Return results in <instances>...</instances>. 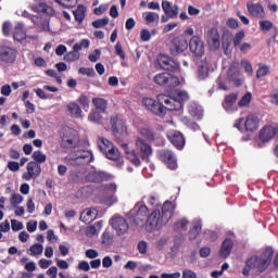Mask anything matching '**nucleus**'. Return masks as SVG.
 <instances>
[{
    "mask_svg": "<svg viewBox=\"0 0 278 278\" xmlns=\"http://www.w3.org/2000/svg\"><path fill=\"white\" fill-rule=\"evenodd\" d=\"M175 212V206L173 202L166 201L162 206V212L160 210H154L147 218V225L150 229H162L164 225L168 224V220L173 218V213Z\"/></svg>",
    "mask_w": 278,
    "mask_h": 278,
    "instance_id": "1",
    "label": "nucleus"
},
{
    "mask_svg": "<svg viewBox=\"0 0 278 278\" xmlns=\"http://www.w3.org/2000/svg\"><path fill=\"white\" fill-rule=\"evenodd\" d=\"M126 151V159L130 164H134V166H140V157L144 160V157H149L151 153H153V149L151 148V144H149L144 139L137 138L136 140V150L128 151L129 147L127 144L123 146Z\"/></svg>",
    "mask_w": 278,
    "mask_h": 278,
    "instance_id": "2",
    "label": "nucleus"
},
{
    "mask_svg": "<svg viewBox=\"0 0 278 278\" xmlns=\"http://www.w3.org/2000/svg\"><path fill=\"white\" fill-rule=\"evenodd\" d=\"M190 99V96L186 91L176 90L173 93V97H168L166 94H160L159 101L160 103H164L166 109L170 112H175L177 110H181L184 108V103Z\"/></svg>",
    "mask_w": 278,
    "mask_h": 278,
    "instance_id": "3",
    "label": "nucleus"
},
{
    "mask_svg": "<svg viewBox=\"0 0 278 278\" xmlns=\"http://www.w3.org/2000/svg\"><path fill=\"white\" fill-rule=\"evenodd\" d=\"M274 255L275 251L273 248H266L260 256H252L248 260L247 267L252 268V270H258V273H264L270 266Z\"/></svg>",
    "mask_w": 278,
    "mask_h": 278,
    "instance_id": "4",
    "label": "nucleus"
},
{
    "mask_svg": "<svg viewBox=\"0 0 278 278\" xmlns=\"http://www.w3.org/2000/svg\"><path fill=\"white\" fill-rule=\"evenodd\" d=\"M92 160V152L88 150H74L65 157V162L70 166H84V164H90Z\"/></svg>",
    "mask_w": 278,
    "mask_h": 278,
    "instance_id": "5",
    "label": "nucleus"
},
{
    "mask_svg": "<svg viewBox=\"0 0 278 278\" xmlns=\"http://www.w3.org/2000/svg\"><path fill=\"white\" fill-rule=\"evenodd\" d=\"M98 147L105 157H108V160L113 162H118V160H121V152H118V148L114 147V143L106 138H99Z\"/></svg>",
    "mask_w": 278,
    "mask_h": 278,
    "instance_id": "6",
    "label": "nucleus"
},
{
    "mask_svg": "<svg viewBox=\"0 0 278 278\" xmlns=\"http://www.w3.org/2000/svg\"><path fill=\"white\" fill-rule=\"evenodd\" d=\"M227 80L237 88H240L244 84V75L240 73V63L237 61L230 64L227 72Z\"/></svg>",
    "mask_w": 278,
    "mask_h": 278,
    "instance_id": "7",
    "label": "nucleus"
},
{
    "mask_svg": "<svg viewBox=\"0 0 278 278\" xmlns=\"http://www.w3.org/2000/svg\"><path fill=\"white\" fill-rule=\"evenodd\" d=\"M143 108H147L152 114L156 116H164L166 114V106H164V102H160V96H157V102L153 98L146 97L142 99Z\"/></svg>",
    "mask_w": 278,
    "mask_h": 278,
    "instance_id": "8",
    "label": "nucleus"
},
{
    "mask_svg": "<svg viewBox=\"0 0 278 278\" xmlns=\"http://www.w3.org/2000/svg\"><path fill=\"white\" fill-rule=\"evenodd\" d=\"M110 225L118 237H123L129 231V223L121 215H113Z\"/></svg>",
    "mask_w": 278,
    "mask_h": 278,
    "instance_id": "9",
    "label": "nucleus"
},
{
    "mask_svg": "<svg viewBox=\"0 0 278 278\" xmlns=\"http://www.w3.org/2000/svg\"><path fill=\"white\" fill-rule=\"evenodd\" d=\"M111 127L117 140L127 138V124H125V121L121 119L118 116H113L111 117Z\"/></svg>",
    "mask_w": 278,
    "mask_h": 278,
    "instance_id": "10",
    "label": "nucleus"
},
{
    "mask_svg": "<svg viewBox=\"0 0 278 278\" xmlns=\"http://www.w3.org/2000/svg\"><path fill=\"white\" fill-rule=\"evenodd\" d=\"M111 127L117 140L127 138V124H125V121L121 119L118 116H113L111 117Z\"/></svg>",
    "mask_w": 278,
    "mask_h": 278,
    "instance_id": "11",
    "label": "nucleus"
},
{
    "mask_svg": "<svg viewBox=\"0 0 278 278\" xmlns=\"http://www.w3.org/2000/svg\"><path fill=\"white\" fill-rule=\"evenodd\" d=\"M111 127L117 140L127 138V124H125V121L121 119L118 116H113L111 117Z\"/></svg>",
    "mask_w": 278,
    "mask_h": 278,
    "instance_id": "12",
    "label": "nucleus"
},
{
    "mask_svg": "<svg viewBox=\"0 0 278 278\" xmlns=\"http://www.w3.org/2000/svg\"><path fill=\"white\" fill-rule=\"evenodd\" d=\"M153 81L156 83L157 86H164L165 88H177V86H179V78L168 73L156 74Z\"/></svg>",
    "mask_w": 278,
    "mask_h": 278,
    "instance_id": "13",
    "label": "nucleus"
},
{
    "mask_svg": "<svg viewBox=\"0 0 278 278\" xmlns=\"http://www.w3.org/2000/svg\"><path fill=\"white\" fill-rule=\"evenodd\" d=\"M147 214H149V208L140 203H137L134 210L130 211V216H134L135 223L139 227L144 226V223H147Z\"/></svg>",
    "mask_w": 278,
    "mask_h": 278,
    "instance_id": "14",
    "label": "nucleus"
},
{
    "mask_svg": "<svg viewBox=\"0 0 278 278\" xmlns=\"http://www.w3.org/2000/svg\"><path fill=\"white\" fill-rule=\"evenodd\" d=\"M18 55V50L10 46H1L0 47V62L4 64H13L16 62V58Z\"/></svg>",
    "mask_w": 278,
    "mask_h": 278,
    "instance_id": "15",
    "label": "nucleus"
},
{
    "mask_svg": "<svg viewBox=\"0 0 278 278\" xmlns=\"http://www.w3.org/2000/svg\"><path fill=\"white\" fill-rule=\"evenodd\" d=\"M42 173V167L36 162H29L26 165V172L22 175L24 181H31V179H38Z\"/></svg>",
    "mask_w": 278,
    "mask_h": 278,
    "instance_id": "16",
    "label": "nucleus"
},
{
    "mask_svg": "<svg viewBox=\"0 0 278 278\" xmlns=\"http://www.w3.org/2000/svg\"><path fill=\"white\" fill-rule=\"evenodd\" d=\"M186 49H188V39H186L184 35L174 37L172 39V45H170L172 55H179V53H184Z\"/></svg>",
    "mask_w": 278,
    "mask_h": 278,
    "instance_id": "17",
    "label": "nucleus"
},
{
    "mask_svg": "<svg viewBox=\"0 0 278 278\" xmlns=\"http://www.w3.org/2000/svg\"><path fill=\"white\" fill-rule=\"evenodd\" d=\"M258 138L261 142H270L274 138H278V127L275 125L264 126L258 132Z\"/></svg>",
    "mask_w": 278,
    "mask_h": 278,
    "instance_id": "18",
    "label": "nucleus"
},
{
    "mask_svg": "<svg viewBox=\"0 0 278 278\" xmlns=\"http://www.w3.org/2000/svg\"><path fill=\"white\" fill-rule=\"evenodd\" d=\"M189 49L193 55L197 58H202L203 53H205L203 39H201L199 36H193L189 41Z\"/></svg>",
    "mask_w": 278,
    "mask_h": 278,
    "instance_id": "19",
    "label": "nucleus"
},
{
    "mask_svg": "<svg viewBox=\"0 0 278 278\" xmlns=\"http://www.w3.org/2000/svg\"><path fill=\"white\" fill-rule=\"evenodd\" d=\"M205 38L210 49L213 51L220 48V35L215 27H212L206 31Z\"/></svg>",
    "mask_w": 278,
    "mask_h": 278,
    "instance_id": "20",
    "label": "nucleus"
},
{
    "mask_svg": "<svg viewBox=\"0 0 278 278\" xmlns=\"http://www.w3.org/2000/svg\"><path fill=\"white\" fill-rule=\"evenodd\" d=\"M116 190H118V186L114 182L103 186L105 202L109 203V205H114V203H118V198H116Z\"/></svg>",
    "mask_w": 278,
    "mask_h": 278,
    "instance_id": "21",
    "label": "nucleus"
},
{
    "mask_svg": "<svg viewBox=\"0 0 278 278\" xmlns=\"http://www.w3.org/2000/svg\"><path fill=\"white\" fill-rule=\"evenodd\" d=\"M157 62L161 68H164V71H170L172 73H176V71H179V63L175 62L168 55H159Z\"/></svg>",
    "mask_w": 278,
    "mask_h": 278,
    "instance_id": "22",
    "label": "nucleus"
},
{
    "mask_svg": "<svg viewBox=\"0 0 278 278\" xmlns=\"http://www.w3.org/2000/svg\"><path fill=\"white\" fill-rule=\"evenodd\" d=\"M159 157L170 170L177 168V159H175V154L170 150L159 151Z\"/></svg>",
    "mask_w": 278,
    "mask_h": 278,
    "instance_id": "23",
    "label": "nucleus"
},
{
    "mask_svg": "<svg viewBox=\"0 0 278 278\" xmlns=\"http://www.w3.org/2000/svg\"><path fill=\"white\" fill-rule=\"evenodd\" d=\"M238 101V93H230L226 96L223 108L228 114H233L235 112H238V104L236 102Z\"/></svg>",
    "mask_w": 278,
    "mask_h": 278,
    "instance_id": "24",
    "label": "nucleus"
},
{
    "mask_svg": "<svg viewBox=\"0 0 278 278\" xmlns=\"http://www.w3.org/2000/svg\"><path fill=\"white\" fill-rule=\"evenodd\" d=\"M247 8L250 16L254 18H266V11L262 3L248 2Z\"/></svg>",
    "mask_w": 278,
    "mask_h": 278,
    "instance_id": "25",
    "label": "nucleus"
},
{
    "mask_svg": "<svg viewBox=\"0 0 278 278\" xmlns=\"http://www.w3.org/2000/svg\"><path fill=\"white\" fill-rule=\"evenodd\" d=\"M112 175L105 172L92 170L87 174V180L93 184H101V181H110Z\"/></svg>",
    "mask_w": 278,
    "mask_h": 278,
    "instance_id": "26",
    "label": "nucleus"
},
{
    "mask_svg": "<svg viewBox=\"0 0 278 278\" xmlns=\"http://www.w3.org/2000/svg\"><path fill=\"white\" fill-rule=\"evenodd\" d=\"M30 10L33 12H37L38 14H47L48 16H53L55 14V10H53V8H51L50 5H47L45 1L31 4Z\"/></svg>",
    "mask_w": 278,
    "mask_h": 278,
    "instance_id": "27",
    "label": "nucleus"
},
{
    "mask_svg": "<svg viewBox=\"0 0 278 278\" xmlns=\"http://www.w3.org/2000/svg\"><path fill=\"white\" fill-rule=\"evenodd\" d=\"M162 10L168 18H177L179 16V7L177 4L172 5L168 0L162 1Z\"/></svg>",
    "mask_w": 278,
    "mask_h": 278,
    "instance_id": "28",
    "label": "nucleus"
},
{
    "mask_svg": "<svg viewBox=\"0 0 278 278\" xmlns=\"http://www.w3.org/2000/svg\"><path fill=\"white\" fill-rule=\"evenodd\" d=\"M245 131H257L260 128V118L257 115L250 113L244 122Z\"/></svg>",
    "mask_w": 278,
    "mask_h": 278,
    "instance_id": "29",
    "label": "nucleus"
},
{
    "mask_svg": "<svg viewBox=\"0 0 278 278\" xmlns=\"http://www.w3.org/2000/svg\"><path fill=\"white\" fill-rule=\"evenodd\" d=\"M168 139L172 144L176 147V149H184V144H186V139L180 131L174 130L168 134Z\"/></svg>",
    "mask_w": 278,
    "mask_h": 278,
    "instance_id": "30",
    "label": "nucleus"
},
{
    "mask_svg": "<svg viewBox=\"0 0 278 278\" xmlns=\"http://www.w3.org/2000/svg\"><path fill=\"white\" fill-rule=\"evenodd\" d=\"M13 38L17 40V42H23L25 38H27V30L25 29V25L23 23L15 24L13 28Z\"/></svg>",
    "mask_w": 278,
    "mask_h": 278,
    "instance_id": "31",
    "label": "nucleus"
},
{
    "mask_svg": "<svg viewBox=\"0 0 278 278\" xmlns=\"http://www.w3.org/2000/svg\"><path fill=\"white\" fill-rule=\"evenodd\" d=\"M98 214L96 208H86L80 214V220L86 224L92 223V220L97 219Z\"/></svg>",
    "mask_w": 278,
    "mask_h": 278,
    "instance_id": "32",
    "label": "nucleus"
},
{
    "mask_svg": "<svg viewBox=\"0 0 278 278\" xmlns=\"http://www.w3.org/2000/svg\"><path fill=\"white\" fill-rule=\"evenodd\" d=\"M232 249H233V241H231L230 239H226L223 242L222 248L219 250L220 257H224V260H227V256L231 255Z\"/></svg>",
    "mask_w": 278,
    "mask_h": 278,
    "instance_id": "33",
    "label": "nucleus"
},
{
    "mask_svg": "<svg viewBox=\"0 0 278 278\" xmlns=\"http://www.w3.org/2000/svg\"><path fill=\"white\" fill-rule=\"evenodd\" d=\"M188 110H189V114L193 118H197V121H201V118H203V108H201V105L197 104V102L191 103L189 105Z\"/></svg>",
    "mask_w": 278,
    "mask_h": 278,
    "instance_id": "34",
    "label": "nucleus"
},
{
    "mask_svg": "<svg viewBox=\"0 0 278 278\" xmlns=\"http://www.w3.org/2000/svg\"><path fill=\"white\" fill-rule=\"evenodd\" d=\"M103 228V222H97L92 226H88L85 230L87 238H92L93 236H99V231Z\"/></svg>",
    "mask_w": 278,
    "mask_h": 278,
    "instance_id": "35",
    "label": "nucleus"
},
{
    "mask_svg": "<svg viewBox=\"0 0 278 278\" xmlns=\"http://www.w3.org/2000/svg\"><path fill=\"white\" fill-rule=\"evenodd\" d=\"M31 21L39 27V29H41V31H51L48 18L31 16Z\"/></svg>",
    "mask_w": 278,
    "mask_h": 278,
    "instance_id": "36",
    "label": "nucleus"
},
{
    "mask_svg": "<svg viewBox=\"0 0 278 278\" xmlns=\"http://www.w3.org/2000/svg\"><path fill=\"white\" fill-rule=\"evenodd\" d=\"M92 104L94 105L96 110L102 114H105L108 111V100L103 98H93Z\"/></svg>",
    "mask_w": 278,
    "mask_h": 278,
    "instance_id": "37",
    "label": "nucleus"
},
{
    "mask_svg": "<svg viewBox=\"0 0 278 278\" xmlns=\"http://www.w3.org/2000/svg\"><path fill=\"white\" fill-rule=\"evenodd\" d=\"M66 110L68 114L74 116V118H80L81 116V106L77 104L76 102H71L66 105Z\"/></svg>",
    "mask_w": 278,
    "mask_h": 278,
    "instance_id": "38",
    "label": "nucleus"
},
{
    "mask_svg": "<svg viewBox=\"0 0 278 278\" xmlns=\"http://www.w3.org/2000/svg\"><path fill=\"white\" fill-rule=\"evenodd\" d=\"M142 16L147 25H153V23H157L160 21V14L155 12L147 11L142 13Z\"/></svg>",
    "mask_w": 278,
    "mask_h": 278,
    "instance_id": "39",
    "label": "nucleus"
},
{
    "mask_svg": "<svg viewBox=\"0 0 278 278\" xmlns=\"http://www.w3.org/2000/svg\"><path fill=\"white\" fill-rule=\"evenodd\" d=\"M73 14L77 23H84V18H86V7L79 4L77 9L73 11Z\"/></svg>",
    "mask_w": 278,
    "mask_h": 278,
    "instance_id": "40",
    "label": "nucleus"
},
{
    "mask_svg": "<svg viewBox=\"0 0 278 278\" xmlns=\"http://www.w3.org/2000/svg\"><path fill=\"white\" fill-rule=\"evenodd\" d=\"M101 114L102 113L100 111H91L88 115V121L90 123H94L96 125H101L103 121V116Z\"/></svg>",
    "mask_w": 278,
    "mask_h": 278,
    "instance_id": "41",
    "label": "nucleus"
},
{
    "mask_svg": "<svg viewBox=\"0 0 278 278\" xmlns=\"http://www.w3.org/2000/svg\"><path fill=\"white\" fill-rule=\"evenodd\" d=\"M42 251H45V247L42 244L35 243L29 248L28 253L31 257H38Z\"/></svg>",
    "mask_w": 278,
    "mask_h": 278,
    "instance_id": "42",
    "label": "nucleus"
},
{
    "mask_svg": "<svg viewBox=\"0 0 278 278\" xmlns=\"http://www.w3.org/2000/svg\"><path fill=\"white\" fill-rule=\"evenodd\" d=\"M253 99V93L247 92L242 96V98L238 102L239 108H249L251 105V101Z\"/></svg>",
    "mask_w": 278,
    "mask_h": 278,
    "instance_id": "43",
    "label": "nucleus"
},
{
    "mask_svg": "<svg viewBox=\"0 0 278 278\" xmlns=\"http://www.w3.org/2000/svg\"><path fill=\"white\" fill-rule=\"evenodd\" d=\"M31 157L36 162V164H45V162H47V155L40 150L35 151Z\"/></svg>",
    "mask_w": 278,
    "mask_h": 278,
    "instance_id": "44",
    "label": "nucleus"
},
{
    "mask_svg": "<svg viewBox=\"0 0 278 278\" xmlns=\"http://www.w3.org/2000/svg\"><path fill=\"white\" fill-rule=\"evenodd\" d=\"M258 26L261 31H264L265 34L270 31V29H273L274 24L273 22L268 21V20H262L258 22Z\"/></svg>",
    "mask_w": 278,
    "mask_h": 278,
    "instance_id": "45",
    "label": "nucleus"
},
{
    "mask_svg": "<svg viewBox=\"0 0 278 278\" xmlns=\"http://www.w3.org/2000/svg\"><path fill=\"white\" fill-rule=\"evenodd\" d=\"M268 73H270V67H268V65H260L256 71V78L261 79V77H266Z\"/></svg>",
    "mask_w": 278,
    "mask_h": 278,
    "instance_id": "46",
    "label": "nucleus"
},
{
    "mask_svg": "<svg viewBox=\"0 0 278 278\" xmlns=\"http://www.w3.org/2000/svg\"><path fill=\"white\" fill-rule=\"evenodd\" d=\"M139 132L141 136H143V138H147V140L155 139V134H153V130H151L147 127L140 128Z\"/></svg>",
    "mask_w": 278,
    "mask_h": 278,
    "instance_id": "47",
    "label": "nucleus"
},
{
    "mask_svg": "<svg viewBox=\"0 0 278 278\" xmlns=\"http://www.w3.org/2000/svg\"><path fill=\"white\" fill-rule=\"evenodd\" d=\"M210 75V68L206 65H201L198 68V77L199 79H207Z\"/></svg>",
    "mask_w": 278,
    "mask_h": 278,
    "instance_id": "48",
    "label": "nucleus"
},
{
    "mask_svg": "<svg viewBox=\"0 0 278 278\" xmlns=\"http://www.w3.org/2000/svg\"><path fill=\"white\" fill-rule=\"evenodd\" d=\"M63 144L67 149H73V148L77 147V137H73V138L64 137Z\"/></svg>",
    "mask_w": 278,
    "mask_h": 278,
    "instance_id": "49",
    "label": "nucleus"
},
{
    "mask_svg": "<svg viewBox=\"0 0 278 278\" xmlns=\"http://www.w3.org/2000/svg\"><path fill=\"white\" fill-rule=\"evenodd\" d=\"M245 36L247 35L244 34V30L238 31L232 38L233 47L240 46V43L244 40Z\"/></svg>",
    "mask_w": 278,
    "mask_h": 278,
    "instance_id": "50",
    "label": "nucleus"
},
{
    "mask_svg": "<svg viewBox=\"0 0 278 278\" xmlns=\"http://www.w3.org/2000/svg\"><path fill=\"white\" fill-rule=\"evenodd\" d=\"M21 203H23V195H21L20 193H13L11 195L12 207H16V206L21 205Z\"/></svg>",
    "mask_w": 278,
    "mask_h": 278,
    "instance_id": "51",
    "label": "nucleus"
},
{
    "mask_svg": "<svg viewBox=\"0 0 278 278\" xmlns=\"http://www.w3.org/2000/svg\"><path fill=\"white\" fill-rule=\"evenodd\" d=\"M108 23H110V18L109 17H103L100 20H97L94 22H92V26L96 29H101V27H105V25H108Z\"/></svg>",
    "mask_w": 278,
    "mask_h": 278,
    "instance_id": "52",
    "label": "nucleus"
},
{
    "mask_svg": "<svg viewBox=\"0 0 278 278\" xmlns=\"http://www.w3.org/2000/svg\"><path fill=\"white\" fill-rule=\"evenodd\" d=\"M59 5L63 8H75L77 5V0H54Z\"/></svg>",
    "mask_w": 278,
    "mask_h": 278,
    "instance_id": "53",
    "label": "nucleus"
},
{
    "mask_svg": "<svg viewBox=\"0 0 278 278\" xmlns=\"http://www.w3.org/2000/svg\"><path fill=\"white\" fill-rule=\"evenodd\" d=\"M241 66H242V68H244V72L247 73V75L249 77H251V75H253V65H251V62H249L247 60H242Z\"/></svg>",
    "mask_w": 278,
    "mask_h": 278,
    "instance_id": "54",
    "label": "nucleus"
},
{
    "mask_svg": "<svg viewBox=\"0 0 278 278\" xmlns=\"http://www.w3.org/2000/svg\"><path fill=\"white\" fill-rule=\"evenodd\" d=\"M79 58H80L79 52H77V51H75V50L68 52V53L64 56V59L66 60V62H76V60H79Z\"/></svg>",
    "mask_w": 278,
    "mask_h": 278,
    "instance_id": "55",
    "label": "nucleus"
},
{
    "mask_svg": "<svg viewBox=\"0 0 278 278\" xmlns=\"http://www.w3.org/2000/svg\"><path fill=\"white\" fill-rule=\"evenodd\" d=\"M8 233L10 231V220L5 219L4 222L0 223V240L3 238V233Z\"/></svg>",
    "mask_w": 278,
    "mask_h": 278,
    "instance_id": "56",
    "label": "nucleus"
},
{
    "mask_svg": "<svg viewBox=\"0 0 278 278\" xmlns=\"http://www.w3.org/2000/svg\"><path fill=\"white\" fill-rule=\"evenodd\" d=\"M24 228H25V226L23 225L22 222H18L16 219H11V229H12V231H21Z\"/></svg>",
    "mask_w": 278,
    "mask_h": 278,
    "instance_id": "57",
    "label": "nucleus"
},
{
    "mask_svg": "<svg viewBox=\"0 0 278 278\" xmlns=\"http://www.w3.org/2000/svg\"><path fill=\"white\" fill-rule=\"evenodd\" d=\"M143 199H146L147 203L152 205V207H157V205H160V200L155 195L144 197Z\"/></svg>",
    "mask_w": 278,
    "mask_h": 278,
    "instance_id": "58",
    "label": "nucleus"
},
{
    "mask_svg": "<svg viewBox=\"0 0 278 278\" xmlns=\"http://www.w3.org/2000/svg\"><path fill=\"white\" fill-rule=\"evenodd\" d=\"M112 242H114L112 233L103 232V235H102V243L105 244L106 247H110V244H112Z\"/></svg>",
    "mask_w": 278,
    "mask_h": 278,
    "instance_id": "59",
    "label": "nucleus"
},
{
    "mask_svg": "<svg viewBox=\"0 0 278 278\" xmlns=\"http://www.w3.org/2000/svg\"><path fill=\"white\" fill-rule=\"evenodd\" d=\"M78 103L86 110V108H90V100L86 94H80L78 98Z\"/></svg>",
    "mask_w": 278,
    "mask_h": 278,
    "instance_id": "60",
    "label": "nucleus"
},
{
    "mask_svg": "<svg viewBox=\"0 0 278 278\" xmlns=\"http://www.w3.org/2000/svg\"><path fill=\"white\" fill-rule=\"evenodd\" d=\"M115 53H116V55H118L121 58V60H125L127 58V55L125 54V51L123 50V46L121 45V42H117L115 45Z\"/></svg>",
    "mask_w": 278,
    "mask_h": 278,
    "instance_id": "61",
    "label": "nucleus"
},
{
    "mask_svg": "<svg viewBox=\"0 0 278 278\" xmlns=\"http://www.w3.org/2000/svg\"><path fill=\"white\" fill-rule=\"evenodd\" d=\"M80 75H87V77H94V70L88 67H80L79 71Z\"/></svg>",
    "mask_w": 278,
    "mask_h": 278,
    "instance_id": "62",
    "label": "nucleus"
},
{
    "mask_svg": "<svg viewBox=\"0 0 278 278\" xmlns=\"http://www.w3.org/2000/svg\"><path fill=\"white\" fill-rule=\"evenodd\" d=\"M216 84H217L219 90H228L227 80H225L223 76H219L217 78Z\"/></svg>",
    "mask_w": 278,
    "mask_h": 278,
    "instance_id": "63",
    "label": "nucleus"
},
{
    "mask_svg": "<svg viewBox=\"0 0 278 278\" xmlns=\"http://www.w3.org/2000/svg\"><path fill=\"white\" fill-rule=\"evenodd\" d=\"M182 277L184 278H197V273H194V270H192V269H184Z\"/></svg>",
    "mask_w": 278,
    "mask_h": 278,
    "instance_id": "64",
    "label": "nucleus"
}]
</instances>
